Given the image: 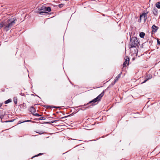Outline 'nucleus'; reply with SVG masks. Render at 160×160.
Masks as SVG:
<instances>
[{
  "mask_svg": "<svg viewBox=\"0 0 160 160\" xmlns=\"http://www.w3.org/2000/svg\"><path fill=\"white\" fill-rule=\"evenodd\" d=\"M17 21L16 18L8 19L4 22V29L6 31L9 30L15 23Z\"/></svg>",
  "mask_w": 160,
  "mask_h": 160,
  "instance_id": "1",
  "label": "nucleus"
},
{
  "mask_svg": "<svg viewBox=\"0 0 160 160\" xmlns=\"http://www.w3.org/2000/svg\"><path fill=\"white\" fill-rule=\"evenodd\" d=\"M138 43L139 42L136 38L133 37L131 38V47L132 48L136 47Z\"/></svg>",
  "mask_w": 160,
  "mask_h": 160,
  "instance_id": "2",
  "label": "nucleus"
},
{
  "mask_svg": "<svg viewBox=\"0 0 160 160\" xmlns=\"http://www.w3.org/2000/svg\"><path fill=\"white\" fill-rule=\"evenodd\" d=\"M104 94V91H103L101 94L98 95L96 98L90 101L89 103L95 102L98 100L100 99L103 96Z\"/></svg>",
  "mask_w": 160,
  "mask_h": 160,
  "instance_id": "3",
  "label": "nucleus"
},
{
  "mask_svg": "<svg viewBox=\"0 0 160 160\" xmlns=\"http://www.w3.org/2000/svg\"><path fill=\"white\" fill-rule=\"evenodd\" d=\"M125 61L123 64V67H125L128 65L129 61V59L128 57H126L125 58Z\"/></svg>",
  "mask_w": 160,
  "mask_h": 160,
  "instance_id": "4",
  "label": "nucleus"
},
{
  "mask_svg": "<svg viewBox=\"0 0 160 160\" xmlns=\"http://www.w3.org/2000/svg\"><path fill=\"white\" fill-rule=\"evenodd\" d=\"M41 10L50 12L51 11V9L50 7H47L45 6H43L40 8Z\"/></svg>",
  "mask_w": 160,
  "mask_h": 160,
  "instance_id": "5",
  "label": "nucleus"
},
{
  "mask_svg": "<svg viewBox=\"0 0 160 160\" xmlns=\"http://www.w3.org/2000/svg\"><path fill=\"white\" fill-rule=\"evenodd\" d=\"M146 14L145 13H143L142 14V15H141L140 16V20H141L142 19V18L143 17V18H144V19H146Z\"/></svg>",
  "mask_w": 160,
  "mask_h": 160,
  "instance_id": "6",
  "label": "nucleus"
},
{
  "mask_svg": "<svg viewBox=\"0 0 160 160\" xmlns=\"http://www.w3.org/2000/svg\"><path fill=\"white\" fill-rule=\"evenodd\" d=\"M120 74L118 75L115 78L114 80V83H115L116 82H117L118 80V79L120 78Z\"/></svg>",
  "mask_w": 160,
  "mask_h": 160,
  "instance_id": "7",
  "label": "nucleus"
},
{
  "mask_svg": "<svg viewBox=\"0 0 160 160\" xmlns=\"http://www.w3.org/2000/svg\"><path fill=\"white\" fill-rule=\"evenodd\" d=\"M145 35V34L143 32H141L140 33V34H139L140 37L141 38H143Z\"/></svg>",
  "mask_w": 160,
  "mask_h": 160,
  "instance_id": "8",
  "label": "nucleus"
},
{
  "mask_svg": "<svg viewBox=\"0 0 160 160\" xmlns=\"http://www.w3.org/2000/svg\"><path fill=\"white\" fill-rule=\"evenodd\" d=\"M156 7L158 8H160V2H157L156 4Z\"/></svg>",
  "mask_w": 160,
  "mask_h": 160,
  "instance_id": "9",
  "label": "nucleus"
},
{
  "mask_svg": "<svg viewBox=\"0 0 160 160\" xmlns=\"http://www.w3.org/2000/svg\"><path fill=\"white\" fill-rule=\"evenodd\" d=\"M3 26H4V22H1L0 23V29Z\"/></svg>",
  "mask_w": 160,
  "mask_h": 160,
  "instance_id": "10",
  "label": "nucleus"
},
{
  "mask_svg": "<svg viewBox=\"0 0 160 160\" xmlns=\"http://www.w3.org/2000/svg\"><path fill=\"white\" fill-rule=\"evenodd\" d=\"M11 101H12V100L11 99H8V100H7L5 102V103H6V104L8 103H9V102H11Z\"/></svg>",
  "mask_w": 160,
  "mask_h": 160,
  "instance_id": "11",
  "label": "nucleus"
},
{
  "mask_svg": "<svg viewBox=\"0 0 160 160\" xmlns=\"http://www.w3.org/2000/svg\"><path fill=\"white\" fill-rule=\"evenodd\" d=\"M17 99L16 98H14L13 101H14V103L15 104H16L17 103Z\"/></svg>",
  "mask_w": 160,
  "mask_h": 160,
  "instance_id": "12",
  "label": "nucleus"
},
{
  "mask_svg": "<svg viewBox=\"0 0 160 160\" xmlns=\"http://www.w3.org/2000/svg\"><path fill=\"white\" fill-rule=\"evenodd\" d=\"M47 13V12H46L45 11H41L39 12V14L41 15H42L43 13Z\"/></svg>",
  "mask_w": 160,
  "mask_h": 160,
  "instance_id": "13",
  "label": "nucleus"
},
{
  "mask_svg": "<svg viewBox=\"0 0 160 160\" xmlns=\"http://www.w3.org/2000/svg\"><path fill=\"white\" fill-rule=\"evenodd\" d=\"M30 109L31 112H34L35 111L34 109L32 107H31Z\"/></svg>",
  "mask_w": 160,
  "mask_h": 160,
  "instance_id": "14",
  "label": "nucleus"
},
{
  "mask_svg": "<svg viewBox=\"0 0 160 160\" xmlns=\"http://www.w3.org/2000/svg\"><path fill=\"white\" fill-rule=\"evenodd\" d=\"M64 4H61L59 5L58 6L59 8H61L64 5Z\"/></svg>",
  "mask_w": 160,
  "mask_h": 160,
  "instance_id": "15",
  "label": "nucleus"
},
{
  "mask_svg": "<svg viewBox=\"0 0 160 160\" xmlns=\"http://www.w3.org/2000/svg\"><path fill=\"white\" fill-rule=\"evenodd\" d=\"M33 115L35 116H38V117L41 116V115H40L38 114V113L34 114H33Z\"/></svg>",
  "mask_w": 160,
  "mask_h": 160,
  "instance_id": "16",
  "label": "nucleus"
},
{
  "mask_svg": "<svg viewBox=\"0 0 160 160\" xmlns=\"http://www.w3.org/2000/svg\"><path fill=\"white\" fill-rule=\"evenodd\" d=\"M152 28L154 30L156 28V27L155 25H153L152 26Z\"/></svg>",
  "mask_w": 160,
  "mask_h": 160,
  "instance_id": "17",
  "label": "nucleus"
},
{
  "mask_svg": "<svg viewBox=\"0 0 160 160\" xmlns=\"http://www.w3.org/2000/svg\"><path fill=\"white\" fill-rule=\"evenodd\" d=\"M151 78H152V76L151 75H149V78H147V79H148H148H149Z\"/></svg>",
  "mask_w": 160,
  "mask_h": 160,
  "instance_id": "18",
  "label": "nucleus"
},
{
  "mask_svg": "<svg viewBox=\"0 0 160 160\" xmlns=\"http://www.w3.org/2000/svg\"><path fill=\"white\" fill-rule=\"evenodd\" d=\"M157 42L158 44L160 45V42L158 39L157 40Z\"/></svg>",
  "mask_w": 160,
  "mask_h": 160,
  "instance_id": "19",
  "label": "nucleus"
},
{
  "mask_svg": "<svg viewBox=\"0 0 160 160\" xmlns=\"http://www.w3.org/2000/svg\"><path fill=\"white\" fill-rule=\"evenodd\" d=\"M41 154H42L41 153H39V154H38L37 155H36V156H34V157H32V158H34V157H36V156H38L39 155H41Z\"/></svg>",
  "mask_w": 160,
  "mask_h": 160,
  "instance_id": "20",
  "label": "nucleus"
},
{
  "mask_svg": "<svg viewBox=\"0 0 160 160\" xmlns=\"http://www.w3.org/2000/svg\"><path fill=\"white\" fill-rule=\"evenodd\" d=\"M148 80V79H147L146 80H145L143 82H142V83H145L147 81V80Z\"/></svg>",
  "mask_w": 160,
  "mask_h": 160,
  "instance_id": "21",
  "label": "nucleus"
},
{
  "mask_svg": "<svg viewBox=\"0 0 160 160\" xmlns=\"http://www.w3.org/2000/svg\"><path fill=\"white\" fill-rule=\"evenodd\" d=\"M56 121H56H52L51 123H53V122H55V121Z\"/></svg>",
  "mask_w": 160,
  "mask_h": 160,
  "instance_id": "22",
  "label": "nucleus"
},
{
  "mask_svg": "<svg viewBox=\"0 0 160 160\" xmlns=\"http://www.w3.org/2000/svg\"><path fill=\"white\" fill-rule=\"evenodd\" d=\"M2 105V104H0V107Z\"/></svg>",
  "mask_w": 160,
  "mask_h": 160,
  "instance_id": "23",
  "label": "nucleus"
},
{
  "mask_svg": "<svg viewBox=\"0 0 160 160\" xmlns=\"http://www.w3.org/2000/svg\"><path fill=\"white\" fill-rule=\"evenodd\" d=\"M10 122V121H6V122Z\"/></svg>",
  "mask_w": 160,
  "mask_h": 160,
  "instance_id": "24",
  "label": "nucleus"
},
{
  "mask_svg": "<svg viewBox=\"0 0 160 160\" xmlns=\"http://www.w3.org/2000/svg\"><path fill=\"white\" fill-rule=\"evenodd\" d=\"M40 120H42V118H40Z\"/></svg>",
  "mask_w": 160,
  "mask_h": 160,
  "instance_id": "25",
  "label": "nucleus"
},
{
  "mask_svg": "<svg viewBox=\"0 0 160 160\" xmlns=\"http://www.w3.org/2000/svg\"><path fill=\"white\" fill-rule=\"evenodd\" d=\"M64 118V117H63L62 118Z\"/></svg>",
  "mask_w": 160,
  "mask_h": 160,
  "instance_id": "26",
  "label": "nucleus"
}]
</instances>
